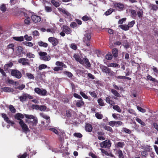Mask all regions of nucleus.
Instances as JSON below:
<instances>
[{"mask_svg": "<svg viewBox=\"0 0 158 158\" xmlns=\"http://www.w3.org/2000/svg\"><path fill=\"white\" fill-rule=\"evenodd\" d=\"M91 37L90 32L88 31H85L84 37L83 38V41L88 47L90 45Z\"/></svg>", "mask_w": 158, "mask_h": 158, "instance_id": "f257e3e1", "label": "nucleus"}, {"mask_svg": "<svg viewBox=\"0 0 158 158\" xmlns=\"http://www.w3.org/2000/svg\"><path fill=\"white\" fill-rule=\"evenodd\" d=\"M100 68L103 73L107 74L109 76H112L114 75V72L106 66L102 65L100 66Z\"/></svg>", "mask_w": 158, "mask_h": 158, "instance_id": "f03ea898", "label": "nucleus"}, {"mask_svg": "<svg viewBox=\"0 0 158 158\" xmlns=\"http://www.w3.org/2000/svg\"><path fill=\"white\" fill-rule=\"evenodd\" d=\"M40 56V59L45 61H49L51 59V57L49 55H47V52H39Z\"/></svg>", "mask_w": 158, "mask_h": 158, "instance_id": "7ed1b4c3", "label": "nucleus"}, {"mask_svg": "<svg viewBox=\"0 0 158 158\" xmlns=\"http://www.w3.org/2000/svg\"><path fill=\"white\" fill-rule=\"evenodd\" d=\"M11 75L18 79H20L22 77L21 72L17 69H11Z\"/></svg>", "mask_w": 158, "mask_h": 158, "instance_id": "20e7f679", "label": "nucleus"}, {"mask_svg": "<svg viewBox=\"0 0 158 158\" xmlns=\"http://www.w3.org/2000/svg\"><path fill=\"white\" fill-rule=\"evenodd\" d=\"M111 145V143L109 139L102 142L100 144V147L103 148H109Z\"/></svg>", "mask_w": 158, "mask_h": 158, "instance_id": "39448f33", "label": "nucleus"}, {"mask_svg": "<svg viewBox=\"0 0 158 158\" xmlns=\"http://www.w3.org/2000/svg\"><path fill=\"white\" fill-rule=\"evenodd\" d=\"M26 121L29 125V127L32 128L33 126H36L37 125L38 120L36 118L32 119V120H26Z\"/></svg>", "mask_w": 158, "mask_h": 158, "instance_id": "423d86ee", "label": "nucleus"}, {"mask_svg": "<svg viewBox=\"0 0 158 158\" xmlns=\"http://www.w3.org/2000/svg\"><path fill=\"white\" fill-rule=\"evenodd\" d=\"M19 124L20 126L21 127L23 131L25 132L30 131L29 128L27 125L24 122L23 120L19 121Z\"/></svg>", "mask_w": 158, "mask_h": 158, "instance_id": "0eeeda50", "label": "nucleus"}, {"mask_svg": "<svg viewBox=\"0 0 158 158\" xmlns=\"http://www.w3.org/2000/svg\"><path fill=\"white\" fill-rule=\"evenodd\" d=\"M98 138L100 140H104L106 139L105 133L103 131H98L97 132Z\"/></svg>", "mask_w": 158, "mask_h": 158, "instance_id": "6e6552de", "label": "nucleus"}, {"mask_svg": "<svg viewBox=\"0 0 158 158\" xmlns=\"http://www.w3.org/2000/svg\"><path fill=\"white\" fill-rule=\"evenodd\" d=\"M48 41L50 43H52V45L53 46H56L58 44L59 41L58 40L53 37H50L48 38Z\"/></svg>", "mask_w": 158, "mask_h": 158, "instance_id": "1a4fd4ad", "label": "nucleus"}, {"mask_svg": "<svg viewBox=\"0 0 158 158\" xmlns=\"http://www.w3.org/2000/svg\"><path fill=\"white\" fill-rule=\"evenodd\" d=\"M35 92L39 95L45 96L47 94V91L46 90L43 89L41 90L39 88H36L34 89Z\"/></svg>", "mask_w": 158, "mask_h": 158, "instance_id": "9d476101", "label": "nucleus"}, {"mask_svg": "<svg viewBox=\"0 0 158 158\" xmlns=\"http://www.w3.org/2000/svg\"><path fill=\"white\" fill-rule=\"evenodd\" d=\"M31 18L32 21L35 23L40 22L41 20L40 16L35 15H33L31 16Z\"/></svg>", "mask_w": 158, "mask_h": 158, "instance_id": "9b49d317", "label": "nucleus"}, {"mask_svg": "<svg viewBox=\"0 0 158 158\" xmlns=\"http://www.w3.org/2000/svg\"><path fill=\"white\" fill-rule=\"evenodd\" d=\"M73 57L75 59L76 61L79 62L81 64H84V61L83 59L80 58L79 55L78 54H74Z\"/></svg>", "mask_w": 158, "mask_h": 158, "instance_id": "f8f14e48", "label": "nucleus"}, {"mask_svg": "<svg viewBox=\"0 0 158 158\" xmlns=\"http://www.w3.org/2000/svg\"><path fill=\"white\" fill-rule=\"evenodd\" d=\"M25 116L23 114L19 113L16 114L14 115V118L15 119L18 120L19 121L22 120L21 119L23 118Z\"/></svg>", "mask_w": 158, "mask_h": 158, "instance_id": "ddd939ff", "label": "nucleus"}, {"mask_svg": "<svg viewBox=\"0 0 158 158\" xmlns=\"http://www.w3.org/2000/svg\"><path fill=\"white\" fill-rule=\"evenodd\" d=\"M84 61V64L85 66H86L88 68H90L91 66V64L89 61L88 59L86 57L83 58V59Z\"/></svg>", "mask_w": 158, "mask_h": 158, "instance_id": "4468645a", "label": "nucleus"}, {"mask_svg": "<svg viewBox=\"0 0 158 158\" xmlns=\"http://www.w3.org/2000/svg\"><path fill=\"white\" fill-rule=\"evenodd\" d=\"M85 103L82 99L78 100L76 101V105L78 107H81L84 106Z\"/></svg>", "mask_w": 158, "mask_h": 158, "instance_id": "2eb2a0df", "label": "nucleus"}, {"mask_svg": "<svg viewBox=\"0 0 158 158\" xmlns=\"http://www.w3.org/2000/svg\"><path fill=\"white\" fill-rule=\"evenodd\" d=\"M64 31L67 34H70L72 32L71 29L67 26L64 25L63 27Z\"/></svg>", "mask_w": 158, "mask_h": 158, "instance_id": "dca6fc26", "label": "nucleus"}, {"mask_svg": "<svg viewBox=\"0 0 158 158\" xmlns=\"http://www.w3.org/2000/svg\"><path fill=\"white\" fill-rule=\"evenodd\" d=\"M93 129V127L92 125L90 123H86L85 126V130L88 132H90Z\"/></svg>", "mask_w": 158, "mask_h": 158, "instance_id": "f3484780", "label": "nucleus"}, {"mask_svg": "<svg viewBox=\"0 0 158 158\" xmlns=\"http://www.w3.org/2000/svg\"><path fill=\"white\" fill-rule=\"evenodd\" d=\"M111 92L114 95L115 97L114 98L115 99H116L117 98H120L121 97L120 94L117 91L114 89H111Z\"/></svg>", "mask_w": 158, "mask_h": 158, "instance_id": "a211bd4d", "label": "nucleus"}, {"mask_svg": "<svg viewBox=\"0 0 158 158\" xmlns=\"http://www.w3.org/2000/svg\"><path fill=\"white\" fill-rule=\"evenodd\" d=\"M28 60L27 59L24 58H20L18 60V62L20 63H21L23 65H26L27 64L29 63L27 62Z\"/></svg>", "mask_w": 158, "mask_h": 158, "instance_id": "6ab92c4d", "label": "nucleus"}, {"mask_svg": "<svg viewBox=\"0 0 158 158\" xmlns=\"http://www.w3.org/2000/svg\"><path fill=\"white\" fill-rule=\"evenodd\" d=\"M2 90L6 92H13L14 91L13 89L9 87H4L2 88Z\"/></svg>", "mask_w": 158, "mask_h": 158, "instance_id": "aec40b11", "label": "nucleus"}, {"mask_svg": "<svg viewBox=\"0 0 158 158\" xmlns=\"http://www.w3.org/2000/svg\"><path fill=\"white\" fill-rule=\"evenodd\" d=\"M27 156L28 158H31V156L30 155V154L27 153V152H26L23 155H18V158H26Z\"/></svg>", "mask_w": 158, "mask_h": 158, "instance_id": "412c9836", "label": "nucleus"}, {"mask_svg": "<svg viewBox=\"0 0 158 158\" xmlns=\"http://www.w3.org/2000/svg\"><path fill=\"white\" fill-rule=\"evenodd\" d=\"M27 153H29L30 155L31 156H32L35 155L36 153V152L33 150L32 149H30V147H28L27 148Z\"/></svg>", "mask_w": 158, "mask_h": 158, "instance_id": "4be33fe9", "label": "nucleus"}, {"mask_svg": "<svg viewBox=\"0 0 158 158\" xmlns=\"http://www.w3.org/2000/svg\"><path fill=\"white\" fill-rule=\"evenodd\" d=\"M147 80H149L150 81H152L153 83H158V81L155 78H153L150 75H148L147 76Z\"/></svg>", "mask_w": 158, "mask_h": 158, "instance_id": "5701e85b", "label": "nucleus"}, {"mask_svg": "<svg viewBox=\"0 0 158 158\" xmlns=\"http://www.w3.org/2000/svg\"><path fill=\"white\" fill-rule=\"evenodd\" d=\"M114 5L115 7H118L121 10H123L124 7V4L120 3H116Z\"/></svg>", "mask_w": 158, "mask_h": 158, "instance_id": "b1692460", "label": "nucleus"}, {"mask_svg": "<svg viewBox=\"0 0 158 158\" xmlns=\"http://www.w3.org/2000/svg\"><path fill=\"white\" fill-rule=\"evenodd\" d=\"M58 10L61 12L63 13L64 14L67 16H69L70 15L69 13L67 11L65 10L62 9L61 8H58Z\"/></svg>", "mask_w": 158, "mask_h": 158, "instance_id": "393cba45", "label": "nucleus"}, {"mask_svg": "<svg viewBox=\"0 0 158 158\" xmlns=\"http://www.w3.org/2000/svg\"><path fill=\"white\" fill-rule=\"evenodd\" d=\"M112 53L114 57H117L118 56V50L117 48H114L112 50Z\"/></svg>", "mask_w": 158, "mask_h": 158, "instance_id": "a878e982", "label": "nucleus"}, {"mask_svg": "<svg viewBox=\"0 0 158 158\" xmlns=\"http://www.w3.org/2000/svg\"><path fill=\"white\" fill-rule=\"evenodd\" d=\"M118 158H124V156L122 151L120 149L118 150L117 151Z\"/></svg>", "mask_w": 158, "mask_h": 158, "instance_id": "bb28decb", "label": "nucleus"}, {"mask_svg": "<svg viewBox=\"0 0 158 158\" xmlns=\"http://www.w3.org/2000/svg\"><path fill=\"white\" fill-rule=\"evenodd\" d=\"M13 39L16 41L21 42L24 40V37L23 36H21L20 37H14Z\"/></svg>", "mask_w": 158, "mask_h": 158, "instance_id": "cd10ccee", "label": "nucleus"}, {"mask_svg": "<svg viewBox=\"0 0 158 158\" xmlns=\"http://www.w3.org/2000/svg\"><path fill=\"white\" fill-rule=\"evenodd\" d=\"M39 45L40 47H43L44 48H47L48 46V44L42 41H39L38 42Z\"/></svg>", "mask_w": 158, "mask_h": 158, "instance_id": "c85d7f7f", "label": "nucleus"}, {"mask_svg": "<svg viewBox=\"0 0 158 158\" xmlns=\"http://www.w3.org/2000/svg\"><path fill=\"white\" fill-rule=\"evenodd\" d=\"M55 64L57 66H61L65 68H67V66L62 62L57 61L56 62Z\"/></svg>", "mask_w": 158, "mask_h": 158, "instance_id": "c756f323", "label": "nucleus"}, {"mask_svg": "<svg viewBox=\"0 0 158 158\" xmlns=\"http://www.w3.org/2000/svg\"><path fill=\"white\" fill-rule=\"evenodd\" d=\"M63 74L66 75L69 78H72L73 76V75L70 72L64 71H63Z\"/></svg>", "mask_w": 158, "mask_h": 158, "instance_id": "7c9ffc66", "label": "nucleus"}, {"mask_svg": "<svg viewBox=\"0 0 158 158\" xmlns=\"http://www.w3.org/2000/svg\"><path fill=\"white\" fill-rule=\"evenodd\" d=\"M125 145V143L124 142H119L116 143V147L118 148H123Z\"/></svg>", "mask_w": 158, "mask_h": 158, "instance_id": "2f4dec72", "label": "nucleus"}, {"mask_svg": "<svg viewBox=\"0 0 158 158\" xmlns=\"http://www.w3.org/2000/svg\"><path fill=\"white\" fill-rule=\"evenodd\" d=\"M104 128L108 131L112 133L113 132V131L112 128L106 125H105L104 127Z\"/></svg>", "mask_w": 158, "mask_h": 158, "instance_id": "473e14b6", "label": "nucleus"}, {"mask_svg": "<svg viewBox=\"0 0 158 158\" xmlns=\"http://www.w3.org/2000/svg\"><path fill=\"white\" fill-rule=\"evenodd\" d=\"M81 19L84 21H90L91 20V17L89 16H88L87 15H85L83 16Z\"/></svg>", "mask_w": 158, "mask_h": 158, "instance_id": "72a5a7b5", "label": "nucleus"}, {"mask_svg": "<svg viewBox=\"0 0 158 158\" xmlns=\"http://www.w3.org/2000/svg\"><path fill=\"white\" fill-rule=\"evenodd\" d=\"M119 27H120L122 29L124 30V31H127L129 29V27L127 25H121L118 26Z\"/></svg>", "mask_w": 158, "mask_h": 158, "instance_id": "f704fd0d", "label": "nucleus"}, {"mask_svg": "<svg viewBox=\"0 0 158 158\" xmlns=\"http://www.w3.org/2000/svg\"><path fill=\"white\" fill-rule=\"evenodd\" d=\"M27 99V96H26V94H24L23 96H20L19 97V99L22 102H23L24 101H26Z\"/></svg>", "mask_w": 158, "mask_h": 158, "instance_id": "c9c22d12", "label": "nucleus"}, {"mask_svg": "<svg viewBox=\"0 0 158 158\" xmlns=\"http://www.w3.org/2000/svg\"><path fill=\"white\" fill-rule=\"evenodd\" d=\"M51 2L56 7H58L60 6L59 2L55 0H52L51 1Z\"/></svg>", "mask_w": 158, "mask_h": 158, "instance_id": "e433bc0d", "label": "nucleus"}, {"mask_svg": "<svg viewBox=\"0 0 158 158\" xmlns=\"http://www.w3.org/2000/svg\"><path fill=\"white\" fill-rule=\"evenodd\" d=\"M25 117L27 118V120H32V119L35 118L36 117H35L33 115L31 114H24Z\"/></svg>", "mask_w": 158, "mask_h": 158, "instance_id": "4c0bfd02", "label": "nucleus"}, {"mask_svg": "<svg viewBox=\"0 0 158 158\" xmlns=\"http://www.w3.org/2000/svg\"><path fill=\"white\" fill-rule=\"evenodd\" d=\"M114 10V9L110 8L105 12V15L106 16H108L111 14Z\"/></svg>", "mask_w": 158, "mask_h": 158, "instance_id": "58836bf2", "label": "nucleus"}, {"mask_svg": "<svg viewBox=\"0 0 158 158\" xmlns=\"http://www.w3.org/2000/svg\"><path fill=\"white\" fill-rule=\"evenodd\" d=\"M98 102L99 105L101 106H105L104 102L102 99L101 98H99L98 100Z\"/></svg>", "mask_w": 158, "mask_h": 158, "instance_id": "ea45409f", "label": "nucleus"}, {"mask_svg": "<svg viewBox=\"0 0 158 158\" xmlns=\"http://www.w3.org/2000/svg\"><path fill=\"white\" fill-rule=\"evenodd\" d=\"M136 121L143 126H145V123L143 122L140 118H137L136 119Z\"/></svg>", "mask_w": 158, "mask_h": 158, "instance_id": "a19ab883", "label": "nucleus"}, {"mask_svg": "<svg viewBox=\"0 0 158 158\" xmlns=\"http://www.w3.org/2000/svg\"><path fill=\"white\" fill-rule=\"evenodd\" d=\"M9 109L11 112L13 113H15L16 111V110L12 105H10L9 106Z\"/></svg>", "mask_w": 158, "mask_h": 158, "instance_id": "79ce46f5", "label": "nucleus"}, {"mask_svg": "<svg viewBox=\"0 0 158 158\" xmlns=\"http://www.w3.org/2000/svg\"><path fill=\"white\" fill-rule=\"evenodd\" d=\"M23 43L26 46L29 47H32L33 46V44L31 42H27V41H25L23 42Z\"/></svg>", "mask_w": 158, "mask_h": 158, "instance_id": "37998d69", "label": "nucleus"}, {"mask_svg": "<svg viewBox=\"0 0 158 158\" xmlns=\"http://www.w3.org/2000/svg\"><path fill=\"white\" fill-rule=\"evenodd\" d=\"M105 57L106 59L110 60L112 59L113 56L111 53L109 52L106 55Z\"/></svg>", "mask_w": 158, "mask_h": 158, "instance_id": "c03bdc74", "label": "nucleus"}, {"mask_svg": "<svg viewBox=\"0 0 158 158\" xmlns=\"http://www.w3.org/2000/svg\"><path fill=\"white\" fill-rule=\"evenodd\" d=\"M2 117V118H4V120L6 122H7V121L9 120V118L4 113H2L1 114Z\"/></svg>", "mask_w": 158, "mask_h": 158, "instance_id": "a18cd8bd", "label": "nucleus"}, {"mask_svg": "<svg viewBox=\"0 0 158 158\" xmlns=\"http://www.w3.org/2000/svg\"><path fill=\"white\" fill-rule=\"evenodd\" d=\"M113 109L117 110L118 112H121V110L120 107L118 105H115L113 107Z\"/></svg>", "mask_w": 158, "mask_h": 158, "instance_id": "49530a36", "label": "nucleus"}, {"mask_svg": "<svg viewBox=\"0 0 158 158\" xmlns=\"http://www.w3.org/2000/svg\"><path fill=\"white\" fill-rule=\"evenodd\" d=\"M6 7L5 4H2L0 7V10L3 12H5L6 10Z\"/></svg>", "mask_w": 158, "mask_h": 158, "instance_id": "de8ad7c7", "label": "nucleus"}, {"mask_svg": "<svg viewBox=\"0 0 158 158\" xmlns=\"http://www.w3.org/2000/svg\"><path fill=\"white\" fill-rule=\"evenodd\" d=\"M96 117L98 119H101L103 118V115L98 112L96 113L95 114Z\"/></svg>", "mask_w": 158, "mask_h": 158, "instance_id": "09e8293b", "label": "nucleus"}, {"mask_svg": "<svg viewBox=\"0 0 158 158\" xmlns=\"http://www.w3.org/2000/svg\"><path fill=\"white\" fill-rule=\"evenodd\" d=\"M41 116L44 118L48 120L47 121V122L49 124L50 123V120L49 119L50 118L49 116H48L44 114H42Z\"/></svg>", "mask_w": 158, "mask_h": 158, "instance_id": "8fccbe9b", "label": "nucleus"}, {"mask_svg": "<svg viewBox=\"0 0 158 158\" xmlns=\"http://www.w3.org/2000/svg\"><path fill=\"white\" fill-rule=\"evenodd\" d=\"M70 47L74 50H76L77 48V45L74 43H72L70 44Z\"/></svg>", "mask_w": 158, "mask_h": 158, "instance_id": "3c124183", "label": "nucleus"}, {"mask_svg": "<svg viewBox=\"0 0 158 158\" xmlns=\"http://www.w3.org/2000/svg\"><path fill=\"white\" fill-rule=\"evenodd\" d=\"M73 136L75 137L81 138L82 137V135L79 132L75 133L73 134Z\"/></svg>", "mask_w": 158, "mask_h": 158, "instance_id": "603ef678", "label": "nucleus"}, {"mask_svg": "<svg viewBox=\"0 0 158 158\" xmlns=\"http://www.w3.org/2000/svg\"><path fill=\"white\" fill-rule=\"evenodd\" d=\"M118 64L117 63H110L108 65V67H111L114 68H116L118 67Z\"/></svg>", "mask_w": 158, "mask_h": 158, "instance_id": "864d4df0", "label": "nucleus"}, {"mask_svg": "<svg viewBox=\"0 0 158 158\" xmlns=\"http://www.w3.org/2000/svg\"><path fill=\"white\" fill-rule=\"evenodd\" d=\"M26 76L28 77V78H30L31 79H34V77L33 75L30 73H26Z\"/></svg>", "mask_w": 158, "mask_h": 158, "instance_id": "5fc2aeb1", "label": "nucleus"}, {"mask_svg": "<svg viewBox=\"0 0 158 158\" xmlns=\"http://www.w3.org/2000/svg\"><path fill=\"white\" fill-rule=\"evenodd\" d=\"M47 67V66L45 64H42L40 65L38 67L39 69L40 70H41L43 69H45Z\"/></svg>", "mask_w": 158, "mask_h": 158, "instance_id": "6e6d98bb", "label": "nucleus"}, {"mask_svg": "<svg viewBox=\"0 0 158 158\" xmlns=\"http://www.w3.org/2000/svg\"><path fill=\"white\" fill-rule=\"evenodd\" d=\"M89 93L92 97L94 98H96L97 97V94L95 92V91H93V92L89 91Z\"/></svg>", "mask_w": 158, "mask_h": 158, "instance_id": "4d7b16f0", "label": "nucleus"}, {"mask_svg": "<svg viewBox=\"0 0 158 158\" xmlns=\"http://www.w3.org/2000/svg\"><path fill=\"white\" fill-rule=\"evenodd\" d=\"M23 51V48L22 46H19L17 47V51L19 53H21Z\"/></svg>", "mask_w": 158, "mask_h": 158, "instance_id": "13d9d810", "label": "nucleus"}, {"mask_svg": "<svg viewBox=\"0 0 158 158\" xmlns=\"http://www.w3.org/2000/svg\"><path fill=\"white\" fill-rule=\"evenodd\" d=\"M137 14L139 18H141L143 15V11L141 10H138L137 12Z\"/></svg>", "mask_w": 158, "mask_h": 158, "instance_id": "bf43d9fd", "label": "nucleus"}, {"mask_svg": "<svg viewBox=\"0 0 158 158\" xmlns=\"http://www.w3.org/2000/svg\"><path fill=\"white\" fill-rule=\"evenodd\" d=\"M25 39L27 41H30L32 40V37L31 36H28L27 35H26L24 36Z\"/></svg>", "mask_w": 158, "mask_h": 158, "instance_id": "052dcab7", "label": "nucleus"}, {"mask_svg": "<svg viewBox=\"0 0 158 158\" xmlns=\"http://www.w3.org/2000/svg\"><path fill=\"white\" fill-rule=\"evenodd\" d=\"M72 113L70 110H67L66 111V116L67 117L69 118L71 117Z\"/></svg>", "mask_w": 158, "mask_h": 158, "instance_id": "680f3d73", "label": "nucleus"}, {"mask_svg": "<svg viewBox=\"0 0 158 158\" xmlns=\"http://www.w3.org/2000/svg\"><path fill=\"white\" fill-rule=\"evenodd\" d=\"M47 109L46 106L44 105H40V106L39 110L41 111H44Z\"/></svg>", "mask_w": 158, "mask_h": 158, "instance_id": "e2e57ef3", "label": "nucleus"}, {"mask_svg": "<svg viewBox=\"0 0 158 158\" xmlns=\"http://www.w3.org/2000/svg\"><path fill=\"white\" fill-rule=\"evenodd\" d=\"M131 13L132 15V17L133 18L135 17L137 15L136 13L135 10H131Z\"/></svg>", "mask_w": 158, "mask_h": 158, "instance_id": "0e129e2a", "label": "nucleus"}, {"mask_svg": "<svg viewBox=\"0 0 158 158\" xmlns=\"http://www.w3.org/2000/svg\"><path fill=\"white\" fill-rule=\"evenodd\" d=\"M80 94L84 98L86 99H88V97L82 91H81L80 92Z\"/></svg>", "mask_w": 158, "mask_h": 158, "instance_id": "69168bd1", "label": "nucleus"}, {"mask_svg": "<svg viewBox=\"0 0 158 158\" xmlns=\"http://www.w3.org/2000/svg\"><path fill=\"white\" fill-rule=\"evenodd\" d=\"M135 23V21L134 20L132 21L129 22L128 23V26L129 27H132L134 24Z\"/></svg>", "mask_w": 158, "mask_h": 158, "instance_id": "338daca9", "label": "nucleus"}, {"mask_svg": "<svg viewBox=\"0 0 158 158\" xmlns=\"http://www.w3.org/2000/svg\"><path fill=\"white\" fill-rule=\"evenodd\" d=\"M123 130L124 132L127 133L131 134V131L130 130L126 127L123 128Z\"/></svg>", "mask_w": 158, "mask_h": 158, "instance_id": "774afa93", "label": "nucleus"}]
</instances>
